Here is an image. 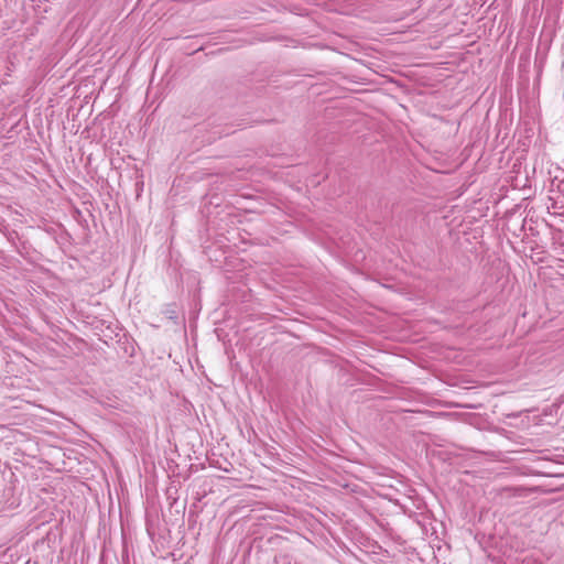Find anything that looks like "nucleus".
<instances>
[{"label": "nucleus", "mask_w": 564, "mask_h": 564, "mask_svg": "<svg viewBox=\"0 0 564 564\" xmlns=\"http://www.w3.org/2000/svg\"><path fill=\"white\" fill-rule=\"evenodd\" d=\"M163 314L170 319L177 318V306L176 304H167L163 310Z\"/></svg>", "instance_id": "f257e3e1"}, {"label": "nucleus", "mask_w": 564, "mask_h": 564, "mask_svg": "<svg viewBox=\"0 0 564 564\" xmlns=\"http://www.w3.org/2000/svg\"><path fill=\"white\" fill-rule=\"evenodd\" d=\"M562 403H564V393L560 395V398L557 399V405H561Z\"/></svg>", "instance_id": "f03ea898"}]
</instances>
